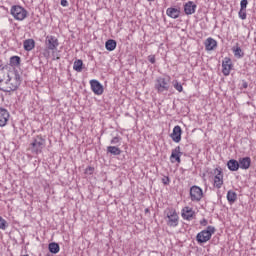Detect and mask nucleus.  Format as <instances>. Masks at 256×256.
Listing matches in <instances>:
<instances>
[{"mask_svg": "<svg viewBox=\"0 0 256 256\" xmlns=\"http://www.w3.org/2000/svg\"><path fill=\"white\" fill-rule=\"evenodd\" d=\"M22 81L23 78L21 77V73H19L17 69H13L10 71V75H8L6 82L0 86V91H3L4 93L17 91Z\"/></svg>", "mask_w": 256, "mask_h": 256, "instance_id": "nucleus-1", "label": "nucleus"}, {"mask_svg": "<svg viewBox=\"0 0 256 256\" xmlns=\"http://www.w3.org/2000/svg\"><path fill=\"white\" fill-rule=\"evenodd\" d=\"M171 87V76L158 77L155 82V89L158 93H165Z\"/></svg>", "mask_w": 256, "mask_h": 256, "instance_id": "nucleus-2", "label": "nucleus"}, {"mask_svg": "<svg viewBox=\"0 0 256 256\" xmlns=\"http://www.w3.org/2000/svg\"><path fill=\"white\" fill-rule=\"evenodd\" d=\"M214 234H215V227L208 226L206 230H202L196 235V241L200 245L203 243H207V241H209Z\"/></svg>", "mask_w": 256, "mask_h": 256, "instance_id": "nucleus-3", "label": "nucleus"}, {"mask_svg": "<svg viewBox=\"0 0 256 256\" xmlns=\"http://www.w3.org/2000/svg\"><path fill=\"white\" fill-rule=\"evenodd\" d=\"M167 225L168 227H177L179 225V214H177V210L175 208H167L165 210Z\"/></svg>", "mask_w": 256, "mask_h": 256, "instance_id": "nucleus-4", "label": "nucleus"}, {"mask_svg": "<svg viewBox=\"0 0 256 256\" xmlns=\"http://www.w3.org/2000/svg\"><path fill=\"white\" fill-rule=\"evenodd\" d=\"M43 149H45V139L41 136H36L30 144V151L35 153V155H39V153H42Z\"/></svg>", "mask_w": 256, "mask_h": 256, "instance_id": "nucleus-5", "label": "nucleus"}, {"mask_svg": "<svg viewBox=\"0 0 256 256\" xmlns=\"http://www.w3.org/2000/svg\"><path fill=\"white\" fill-rule=\"evenodd\" d=\"M10 13L16 21H23L27 17V10L19 5L12 6Z\"/></svg>", "mask_w": 256, "mask_h": 256, "instance_id": "nucleus-6", "label": "nucleus"}, {"mask_svg": "<svg viewBox=\"0 0 256 256\" xmlns=\"http://www.w3.org/2000/svg\"><path fill=\"white\" fill-rule=\"evenodd\" d=\"M190 199L194 203H199L203 199V189L199 186H192L190 188Z\"/></svg>", "mask_w": 256, "mask_h": 256, "instance_id": "nucleus-7", "label": "nucleus"}, {"mask_svg": "<svg viewBox=\"0 0 256 256\" xmlns=\"http://www.w3.org/2000/svg\"><path fill=\"white\" fill-rule=\"evenodd\" d=\"M45 46L47 51H56L59 47V39L57 37L48 35L45 40Z\"/></svg>", "mask_w": 256, "mask_h": 256, "instance_id": "nucleus-8", "label": "nucleus"}, {"mask_svg": "<svg viewBox=\"0 0 256 256\" xmlns=\"http://www.w3.org/2000/svg\"><path fill=\"white\" fill-rule=\"evenodd\" d=\"M231 69H233V62L231 58L225 57L222 61V73L225 77L231 75Z\"/></svg>", "mask_w": 256, "mask_h": 256, "instance_id": "nucleus-9", "label": "nucleus"}, {"mask_svg": "<svg viewBox=\"0 0 256 256\" xmlns=\"http://www.w3.org/2000/svg\"><path fill=\"white\" fill-rule=\"evenodd\" d=\"M214 187L221 189L223 187V171L221 168L214 169Z\"/></svg>", "mask_w": 256, "mask_h": 256, "instance_id": "nucleus-10", "label": "nucleus"}, {"mask_svg": "<svg viewBox=\"0 0 256 256\" xmlns=\"http://www.w3.org/2000/svg\"><path fill=\"white\" fill-rule=\"evenodd\" d=\"M90 86L95 95H103V85H101L100 81L91 80Z\"/></svg>", "mask_w": 256, "mask_h": 256, "instance_id": "nucleus-11", "label": "nucleus"}, {"mask_svg": "<svg viewBox=\"0 0 256 256\" xmlns=\"http://www.w3.org/2000/svg\"><path fill=\"white\" fill-rule=\"evenodd\" d=\"M181 155L183 153L181 152V147L177 146L175 149L172 150L171 156H170V161L171 163H181Z\"/></svg>", "mask_w": 256, "mask_h": 256, "instance_id": "nucleus-12", "label": "nucleus"}, {"mask_svg": "<svg viewBox=\"0 0 256 256\" xmlns=\"http://www.w3.org/2000/svg\"><path fill=\"white\" fill-rule=\"evenodd\" d=\"M183 133V130H181V126L177 125L173 128V132L170 135L172 141L174 143H180L181 142V135Z\"/></svg>", "mask_w": 256, "mask_h": 256, "instance_id": "nucleus-13", "label": "nucleus"}, {"mask_svg": "<svg viewBox=\"0 0 256 256\" xmlns=\"http://www.w3.org/2000/svg\"><path fill=\"white\" fill-rule=\"evenodd\" d=\"M9 117V111L3 107H0V127H5V125H7Z\"/></svg>", "mask_w": 256, "mask_h": 256, "instance_id": "nucleus-14", "label": "nucleus"}, {"mask_svg": "<svg viewBox=\"0 0 256 256\" xmlns=\"http://www.w3.org/2000/svg\"><path fill=\"white\" fill-rule=\"evenodd\" d=\"M197 11V4L193 1H188L184 4V13L185 15H193Z\"/></svg>", "mask_w": 256, "mask_h": 256, "instance_id": "nucleus-15", "label": "nucleus"}, {"mask_svg": "<svg viewBox=\"0 0 256 256\" xmlns=\"http://www.w3.org/2000/svg\"><path fill=\"white\" fill-rule=\"evenodd\" d=\"M11 71L7 67H1L0 66V87L2 85H5Z\"/></svg>", "mask_w": 256, "mask_h": 256, "instance_id": "nucleus-16", "label": "nucleus"}, {"mask_svg": "<svg viewBox=\"0 0 256 256\" xmlns=\"http://www.w3.org/2000/svg\"><path fill=\"white\" fill-rule=\"evenodd\" d=\"M238 165H239L240 169H244L245 171H247V169H249V167H251V157L246 156L243 158H239Z\"/></svg>", "mask_w": 256, "mask_h": 256, "instance_id": "nucleus-17", "label": "nucleus"}, {"mask_svg": "<svg viewBox=\"0 0 256 256\" xmlns=\"http://www.w3.org/2000/svg\"><path fill=\"white\" fill-rule=\"evenodd\" d=\"M193 215H195V211H193L190 207H185L182 209V218L186 221H191L193 219Z\"/></svg>", "mask_w": 256, "mask_h": 256, "instance_id": "nucleus-18", "label": "nucleus"}, {"mask_svg": "<svg viewBox=\"0 0 256 256\" xmlns=\"http://www.w3.org/2000/svg\"><path fill=\"white\" fill-rule=\"evenodd\" d=\"M166 15H168V17H171V19H179V15H181V10L173 7L167 8Z\"/></svg>", "mask_w": 256, "mask_h": 256, "instance_id": "nucleus-19", "label": "nucleus"}, {"mask_svg": "<svg viewBox=\"0 0 256 256\" xmlns=\"http://www.w3.org/2000/svg\"><path fill=\"white\" fill-rule=\"evenodd\" d=\"M206 51H213L217 47V41L213 38H208L205 41Z\"/></svg>", "mask_w": 256, "mask_h": 256, "instance_id": "nucleus-20", "label": "nucleus"}, {"mask_svg": "<svg viewBox=\"0 0 256 256\" xmlns=\"http://www.w3.org/2000/svg\"><path fill=\"white\" fill-rule=\"evenodd\" d=\"M232 51L234 53V57L237 59H243L245 57V52L239 47V44H236V46H233Z\"/></svg>", "mask_w": 256, "mask_h": 256, "instance_id": "nucleus-21", "label": "nucleus"}, {"mask_svg": "<svg viewBox=\"0 0 256 256\" xmlns=\"http://www.w3.org/2000/svg\"><path fill=\"white\" fill-rule=\"evenodd\" d=\"M227 167H228L229 171H239V169H240L239 161H237L235 159H231L227 162Z\"/></svg>", "mask_w": 256, "mask_h": 256, "instance_id": "nucleus-22", "label": "nucleus"}, {"mask_svg": "<svg viewBox=\"0 0 256 256\" xmlns=\"http://www.w3.org/2000/svg\"><path fill=\"white\" fill-rule=\"evenodd\" d=\"M25 51H33L35 49V40L27 39L23 43Z\"/></svg>", "mask_w": 256, "mask_h": 256, "instance_id": "nucleus-23", "label": "nucleus"}, {"mask_svg": "<svg viewBox=\"0 0 256 256\" xmlns=\"http://www.w3.org/2000/svg\"><path fill=\"white\" fill-rule=\"evenodd\" d=\"M105 48L107 49V51H115V49L117 48V41L109 39L105 43Z\"/></svg>", "mask_w": 256, "mask_h": 256, "instance_id": "nucleus-24", "label": "nucleus"}, {"mask_svg": "<svg viewBox=\"0 0 256 256\" xmlns=\"http://www.w3.org/2000/svg\"><path fill=\"white\" fill-rule=\"evenodd\" d=\"M11 67H19V65H21V57L19 56H12L10 58V62H9Z\"/></svg>", "mask_w": 256, "mask_h": 256, "instance_id": "nucleus-25", "label": "nucleus"}, {"mask_svg": "<svg viewBox=\"0 0 256 256\" xmlns=\"http://www.w3.org/2000/svg\"><path fill=\"white\" fill-rule=\"evenodd\" d=\"M227 200L230 203V205H233V203H235L237 201V193L233 192V191H228L227 192Z\"/></svg>", "mask_w": 256, "mask_h": 256, "instance_id": "nucleus-26", "label": "nucleus"}, {"mask_svg": "<svg viewBox=\"0 0 256 256\" xmlns=\"http://www.w3.org/2000/svg\"><path fill=\"white\" fill-rule=\"evenodd\" d=\"M74 71H77V73H81L83 71V60L78 59L73 64Z\"/></svg>", "mask_w": 256, "mask_h": 256, "instance_id": "nucleus-27", "label": "nucleus"}, {"mask_svg": "<svg viewBox=\"0 0 256 256\" xmlns=\"http://www.w3.org/2000/svg\"><path fill=\"white\" fill-rule=\"evenodd\" d=\"M48 249H49L50 253H54V255L57 254L60 251L59 244H57L55 242H51L48 245Z\"/></svg>", "mask_w": 256, "mask_h": 256, "instance_id": "nucleus-28", "label": "nucleus"}, {"mask_svg": "<svg viewBox=\"0 0 256 256\" xmlns=\"http://www.w3.org/2000/svg\"><path fill=\"white\" fill-rule=\"evenodd\" d=\"M107 153H110L111 155H120L121 149H119V147L116 146H108Z\"/></svg>", "mask_w": 256, "mask_h": 256, "instance_id": "nucleus-29", "label": "nucleus"}, {"mask_svg": "<svg viewBox=\"0 0 256 256\" xmlns=\"http://www.w3.org/2000/svg\"><path fill=\"white\" fill-rule=\"evenodd\" d=\"M172 85L174 87V89H176V91H178V93H183V85H181V83L177 80H174L172 82Z\"/></svg>", "mask_w": 256, "mask_h": 256, "instance_id": "nucleus-30", "label": "nucleus"}, {"mask_svg": "<svg viewBox=\"0 0 256 256\" xmlns=\"http://www.w3.org/2000/svg\"><path fill=\"white\" fill-rule=\"evenodd\" d=\"M238 15L242 21H245V19H247V10L240 9Z\"/></svg>", "mask_w": 256, "mask_h": 256, "instance_id": "nucleus-31", "label": "nucleus"}, {"mask_svg": "<svg viewBox=\"0 0 256 256\" xmlns=\"http://www.w3.org/2000/svg\"><path fill=\"white\" fill-rule=\"evenodd\" d=\"M0 229H2V231H5V229H7V220L3 219V217L0 216Z\"/></svg>", "mask_w": 256, "mask_h": 256, "instance_id": "nucleus-32", "label": "nucleus"}, {"mask_svg": "<svg viewBox=\"0 0 256 256\" xmlns=\"http://www.w3.org/2000/svg\"><path fill=\"white\" fill-rule=\"evenodd\" d=\"M247 5H249V1L241 0V2H240V9L247 10Z\"/></svg>", "mask_w": 256, "mask_h": 256, "instance_id": "nucleus-33", "label": "nucleus"}, {"mask_svg": "<svg viewBox=\"0 0 256 256\" xmlns=\"http://www.w3.org/2000/svg\"><path fill=\"white\" fill-rule=\"evenodd\" d=\"M110 143L111 145H117V143H121V137L115 136L114 138L111 139Z\"/></svg>", "mask_w": 256, "mask_h": 256, "instance_id": "nucleus-34", "label": "nucleus"}, {"mask_svg": "<svg viewBox=\"0 0 256 256\" xmlns=\"http://www.w3.org/2000/svg\"><path fill=\"white\" fill-rule=\"evenodd\" d=\"M94 171H95V168H94V167L88 166V167L85 169V175H93Z\"/></svg>", "mask_w": 256, "mask_h": 256, "instance_id": "nucleus-35", "label": "nucleus"}, {"mask_svg": "<svg viewBox=\"0 0 256 256\" xmlns=\"http://www.w3.org/2000/svg\"><path fill=\"white\" fill-rule=\"evenodd\" d=\"M162 183L163 185H169V183H171V179L168 176H164L162 178Z\"/></svg>", "mask_w": 256, "mask_h": 256, "instance_id": "nucleus-36", "label": "nucleus"}, {"mask_svg": "<svg viewBox=\"0 0 256 256\" xmlns=\"http://www.w3.org/2000/svg\"><path fill=\"white\" fill-rule=\"evenodd\" d=\"M148 61H149L152 65H155V55H149V56H148Z\"/></svg>", "mask_w": 256, "mask_h": 256, "instance_id": "nucleus-37", "label": "nucleus"}, {"mask_svg": "<svg viewBox=\"0 0 256 256\" xmlns=\"http://www.w3.org/2000/svg\"><path fill=\"white\" fill-rule=\"evenodd\" d=\"M60 5H62V7H69V2L67 0H61Z\"/></svg>", "mask_w": 256, "mask_h": 256, "instance_id": "nucleus-38", "label": "nucleus"}, {"mask_svg": "<svg viewBox=\"0 0 256 256\" xmlns=\"http://www.w3.org/2000/svg\"><path fill=\"white\" fill-rule=\"evenodd\" d=\"M207 224H208V221L207 219L203 218L201 221H200V225H202V227H207Z\"/></svg>", "mask_w": 256, "mask_h": 256, "instance_id": "nucleus-39", "label": "nucleus"}, {"mask_svg": "<svg viewBox=\"0 0 256 256\" xmlns=\"http://www.w3.org/2000/svg\"><path fill=\"white\" fill-rule=\"evenodd\" d=\"M242 87H243L244 89H247V87H249V84H247V82H243Z\"/></svg>", "mask_w": 256, "mask_h": 256, "instance_id": "nucleus-40", "label": "nucleus"}, {"mask_svg": "<svg viewBox=\"0 0 256 256\" xmlns=\"http://www.w3.org/2000/svg\"><path fill=\"white\" fill-rule=\"evenodd\" d=\"M21 256H29L28 254H25V255H21Z\"/></svg>", "mask_w": 256, "mask_h": 256, "instance_id": "nucleus-41", "label": "nucleus"}, {"mask_svg": "<svg viewBox=\"0 0 256 256\" xmlns=\"http://www.w3.org/2000/svg\"><path fill=\"white\" fill-rule=\"evenodd\" d=\"M147 1H155V0H147Z\"/></svg>", "mask_w": 256, "mask_h": 256, "instance_id": "nucleus-42", "label": "nucleus"}, {"mask_svg": "<svg viewBox=\"0 0 256 256\" xmlns=\"http://www.w3.org/2000/svg\"><path fill=\"white\" fill-rule=\"evenodd\" d=\"M149 211V209H146V212H148Z\"/></svg>", "mask_w": 256, "mask_h": 256, "instance_id": "nucleus-43", "label": "nucleus"}]
</instances>
